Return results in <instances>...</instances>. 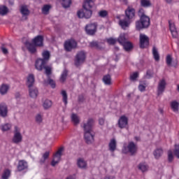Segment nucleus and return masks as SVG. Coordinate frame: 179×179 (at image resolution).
<instances>
[{"label":"nucleus","instance_id":"nucleus-1","mask_svg":"<svg viewBox=\"0 0 179 179\" xmlns=\"http://www.w3.org/2000/svg\"><path fill=\"white\" fill-rule=\"evenodd\" d=\"M94 126V120L93 118H89L87 122H83L81 124L82 128L84 131V137L86 143L91 145L94 142V131H93V127Z\"/></svg>","mask_w":179,"mask_h":179},{"label":"nucleus","instance_id":"nucleus-2","mask_svg":"<svg viewBox=\"0 0 179 179\" xmlns=\"http://www.w3.org/2000/svg\"><path fill=\"white\" fill-rule=\"evenodd\" d=\"M94 6V0H85L83 5V10H80L77 12V16L82 19L85 17V19H90L93 12L92 9Z\"/></svg>","mask_w":179,"mask_h":179},{"label":"nucleus","instance_id":"nucleus-3","mask_svg":"<svg viewBox=\"0 0 179 179\" xmlns=\"http://www.w3.org/2000/svg\"><path fill=\"white\" fill-rule=\"evenodd\" d=\"M122 17L120 22L119 24L122 29L129 27L134 19H135V9L134 8L128 7L125 10V15H122Z\"/></svg>","mask_w":179,"mask_h":179},{"label":"nucleus","instance_id":"nucleus-4","mask_svg":"<svg viewBox=\"0 0 179 179\" xmlns=\"http://www.w3.org/2000/svg\"><path fill=\"white\" fill-rule=\"evenodd\" d=\"M138 16L140 20L136 22V29L142 30V29H148L150 24V18L145 15V10L140 9L138 10Z\"/></svg>","mask_w":179,"mask_h":179},{"label":"nucleus","instance_id":"nucleus-5","mask_svg":"<svg viewBox=\"0 0 179 179\" xmlns=\"http://www.w3.org/2000/svg\"><path fill=\"white\" fill-rule=\"evenodd\" d=\"M43 41H44V38H43V36H38L35 37L33 40V43L34 45L30 43V42H26L25 45L29 52H31V54H34V52H36V47H43Z\"/></svg>","mask_w":179,"mask_h":179},{"label":"nucleus","instance_id":"nucleus-6","mask_svg":"<svg viewBox=\"0 0 179 179\" xmlns=\"http://www.w3.org/2000/svg\"><path fill=\"white\" fill-rule=\"evenodd\" d=\"M122 152L124 155L129 153L131 156H134L138 152V145H136L133 141L129 142L128 145H127V143H124L123 145Z\"/></svg>","mask_w":179,"mask_h":179},{"label":"nucleus","instance_id":"nucleus-7","mask_svg":"<svg viewBox=\"0 0 179 179\" xmlns=\"http://www.w3.org/2000/svg\"><path fill=\"white\" fill-rule=\"evenodd\" d=\"M85 59H86V53L84 51H80L75 57L74 64L76 66H80L85 62Z\"/></svg>","mask_w":179,"mask_h":179},{"label":"nucleus","instance_id":"nucleus-8","mask_svg":"<svg viewBox=\"0 0 179 179\" xmlns=\"http://www.w3.org/2000/svg\"><path fill=\"white\" fill-rule=\"evenodd\" d=\"M62 152H64V148H59L55 154L53 159L51 162V165L53 167H55V166L59 163V160H61V156H62Z\"/></svg>","mask_w":179,"mask_h":179},{"label":"nucleus","instance_id":"nucleus-9","mask_svg":"<svg viewBox=\"0 0 179 179\" xmlns=\"http://www.w3.org/2000/svg\"><path fill=\"white\" fill-rule=\"evenodd\" d=\"M139 41L141 48H148L149 47V37L145 34H140Z\"/></svg>","mask_w":179,"mask_h":179},{"label":"nucleus","instance_id":"nucleus-10","mask_svg":"<svg viewBox=\"0 0 179 179\" xmlns=\"http://www.w3.org/2000/svg\"><path fill=\"white\" fill-rule=\"evenodd\" d=\"M23 139L22 134H20V129L17 127H15L14 136L13 138V143H20Z\"/></svg>","mask_w":179,"mask_h":179},{"label":"nucleus","instance_id":"nucleus-11","mask_svg":"<svg viewBox=\"0 0 179 179\" xmlns=\"http://www.w3.org/2000/svg\"><path fill=\"white\" fill-rule=\"evenodd\" d=\"M76 47H78V43L73 39L66 41L64 43V48L66 51H72V50L76 48Z\"/></svg>","mask_w":179,"mask_h":179},{"label":"nucleus","instance_id":"nucleus-12","mask_svg":"<svg viewBox=\"0 0 179 179\" xmlns=\"http://www.w3.org/2000/svg\"><path fill=\"white\" fill-rule=\"evenodd\" d=\"M85 31L90 36H93L97 31V24L92 23V24H89L86 25Z\"/></svg>","mask_w":179,"mask_h":179},{"label":"nucleus","instance_id":"nucleus-13","mask_svg":"<svg viewBox=\"0 0 179 179\" xmlns=\"http://www.w3.org/2000/svg\"><path fill=\"white\" fill-rule=\"evenodd\" d=\"M167 83H166V80L162 79L159 80L157 87V96H162L166 90V85Z\"/></svg>","mask_w":179,"mask_h":179},{"label":"nucleus","instance_id":"nucleus-14","mask_svg":"<svg viewBox=\"0 0 179 179\" xmlns=\"http://www.w3.org/2000/svg\"><path fill=\"white\" fill-rule=\"evenodd\" d=\"M47 62L43 59H38L35 62V68L37 71H41L45 68Z\"/></svg>","mask_w":179,"mask_h":179},{"label":"nucleus","instance_id":"nucleus-15","mask_svg":"<svg viewBox=\"0 0 179 179\" xmlns=\"http://www.w3.org/2000/svg\"><path fill=\"white\" fill-rule=\"evenodd\" d=\"M169 23L172 37L177 38V37H178V32L177 31V28H176V24L172 21H169Z\"/></svg>","mask_w":179,"mask_h":179},{"label":"nucleus","instance_id":"nucleus-16","mask_svg":"<svg viewBox=\"0 0 179 179\" xmlns=\"http://www.w3.org/2000/svg\"><path fill=\"white\" fill-rule=\"evenodd\" d=\"M118 125L121 129L127 128V125H128V117L124 115L121 116L118 120Z\"/></svg>","mask_w":179,"mask_h":179},{"label":"nucleus","instance_id":"nucleus-17","mask_svg":"<svg viewBox=\"0 0 179 179\" xmlns=\"http://www.w3.org/2000/svg\"><path fill=\"white\" fill-rule=\"evenodd\" d=\"M0 116L3 118L8 117V106L5 103H1L0 104Z\"/></svg>","mask_w":179,"mask_h":179},{"label":"nucleus","instance_id":"nucleus-18","mask_svg":"<svg viewBox=\"0 0 179 179\" xmlns=\"http://www.w3.org/2000/svg\"><path fill=\"white\" fill-rule=\"evenodd\" d=\"M20 13L22 15V19H27V16L30 15V10H29V8H27V6H22L20 9Z\"/></svg>","mask_w":179,"mask_h":179},{"label":"nucleus","instance_id":"nucleus-19","mask_svg":"<svg viewBox=\"0 0 179 179\" xmlns=\"http://www.w3.org/2000/svg\"><path fill=\"white\" fill-rule=\"evenodd\" d=\"M27 167H29L27 162L24 160H20L18 162L17 169L18 171H23V170L27 169Z\"/></svg>","mask_w":179,"mask_h":179},{"label":"nucleus","instance_id":"nucleus-20","mask_svg":"<svg viewBox=\"0 0 179 179\" xmlns=\"http://www.w3.org/2000/svg\"><path fill=\"white\" fill-rule=\"evenodd\" d=\"M71 120L74 125H79V124H80V117L76 113L71 114Z\"/></svg>","mask_w":179,"mask_h":179},{"label":"nucleus","instance_id":"nucleus-21","mask_svg":"<svg viewBox=\"0 0 179 179\" xmlns=\"http://www.w3.org/2000/svg\"><path fill=\"white\" fill-rule=\"evenodd\" d=\"M29 89L30 97H32V99H36L38 94V90L34 87H31Z\"/></svg>","mask_w":179,"mask_h":179},{"label":"nucleus","instance_id":"nucleus-22","mask_svg":"<svg viewBox=\"0 0 179 179\" xmlns=\"http://www.w3.org/2000/svg\"><path fill=\"white\" fill-rule=\"evenodd\" d=\"M138 169L141 173H146L149 170V166L145 162H141L138 165Z\"/></svg>","mask_w":179,"mask_h":179},{"label":"nucleus","instance_id":"nucleus-23","mask_svg":"<svg viewBox=\"0 0 179 179\" xmlns=\"http://www.w3.org/2000/svg\"><path fill=\"white\" fill-rule=\"evenodd\" d=\"M33 85H34V75L29 74L27 77V85L30 88L33 87Z\"/></svg>","mask_w":179,"mask_h":179},{"label":"nucleus","instance_id":"nucleus-24","mask_svg":"<svg viewBox=\"0 0 179 179\" xmlns=\"http://www.w3.org/2000/svg\"><path fill=\"white\" fill-rule=\"evenodd\" d=\"M108 146L109 150L110 152H114L115 149H117V141H115V138H113L112 140H110Z\"/></svg>","mask_w":179,"mask_h":179},{"label":"nucleus","instance_id":"nucleus-25","mask_svg":"<svg viewBox=\"0 0 179 179\" xmlns=\"http://www.w3.org/2000/svg\"><path fill=\"white\" fill-rule=\"evenodd\" d=\"M42 57H43V59H42L43 61H45V62H48V61L50 60V57H51V54L50 53V51L44 50L42 52Z\"/></svg>","mask_w":179,"mask_h":179},{"label":"nucleus","instance_id":"nucleus-26","mask_svg":"<svg viewBox=\"0 0 179 179\" xmlns=\"http://www.w3.org/2000/svg\"><path fill=\"white\" fill-rule=\"evenodd\" d=\"M48 157H50V151H46L42 155V158L39 161L40 164H44Z\"/></svg>","mask_w":179,"mask_h":179},{"label":"nucleus","instance_id":"nucleus-27","mask_svg":"<svg viewBox=\"0 0 179 179\" xmlns=\"http://www.w3.org/2000/svg\"><path fill=\"white\" fill-rule=\"evenodd\" d=\"M152 55L155 61H160V55H159V51L155 46L152 48Z\"/></svg>","mask_w":179,"mask_h":179},{"label":"nucleus","instance_id":"nucleus-28","mask_svg":"<svg viewBox=\"0 0 179 179\" xmlns=\"http://www.w3.org/2000/svg\"><path fill=\"white\" fill-rule=\"evenodd\" d=\"M103 82L105 85L110 86L111 85V76L110 74H107L103 76Z\"/></svg>","mask_w":179,"mask_h":179},{"label":"nucleus","instance_id":"nucleus-29","mask_svg":"<svg viewBox=\"0 0 179 179\" xmlns=\"http://www.w3.org/2000/svg\"><path fill=\"white\" fill-rule=\"evenodd\" d=\"M77 165L80 169H86V167L87 166L86 161H84L83 159H78Z\"/></svg>","mask_w":179,"mask_h":179},{"label":"nucleus","instance_id":"nucleus-30","mask_svg":"<svg viewBox=\"0 0 179 179\" xmlns=\"http://www.w3.org/2000/svg\"><path fill=\"white\" fill-rule=\"evenodd\" d=\"M8 90H9V85L3 84V85L0 87V93H1V94H2V95L6 94V93H8Z\"/></svg>","mask_w":179,"mask_h":179},{"label":"nucleus","instance_id":"nucleus-31","mask_svg":"<svg viewBox=\"0 0 179 179\" xmlns=\"http://www.w3.org/2000/svg\"><path fill=\"white\" fill-rule=\"evenodd\" d=\"M117 41L121 44V45L125 44V43L128 41H127V37H125V34H121L117 38Z\"/></svg>","mask_w":179,"mask_h":179},{"label":"nucleus","instance_id":"nucleus-32","mask_svg":"<svg viewBox=\"0 0 179 179\" xmlns=\"http://www.w3.org/2000/svg\"><path fill=\"white\" fill-rule=\"evenodd\" d=\"M153 155H154L155 159H159L162 156V155H163V149L157 148L154 151Z\"/></svg>","mask_w":179,"mask_h":179},{"label":"nucleus","instance_id":"nucleus-33","mask_svg":"<svg viewBox=\"0 0 179 179\" xmlns=\"http://www.w3.org/2000/svg\"><path fill=\"white\" fill-rule=\"evenodd\" d=\"M171 107L174 113H177L178 111V107H179V103L176 101H173L171 103Z\"/></svg>","mask_w":179,"mask_h":179},{"label":"nucleus","instance_id":"nucleus-34","mask_svg":"<svg viewBox=\"0 0 179 179\" xmlns=\"http://www.w3.org/2000/svg\"><path fill=\"white\" fill-rule=\"evenodd\" d=\"M67 76H68V70L64 69L60 76V82H62V83H64V82L66 80Z\"/></svg>","mask_w":179,"mask_h":179},{"label":"nucleus","instance_id":"nucleus-35","mask_svg":"<svg viewBox=\"0 0 179 179\" xmlns=\"http://www.w3.org/2000/svg\"><path fill=\"white\" fill-rule=\"evenodd\" d=\"M141 5L143 8H149L152 6V3L150 0H141Z\"/></svg>","mask_w":179,"mask_h":179},{"label":"nucleus","instance_id":"nucleus-36","mask_svg":"<svg viewBox=\"0 0 179 179\" xmlns=\"http://www.w3.org/2000/svg\"><path fill=\"white\" fill-rule=\"evenodd\" d=\"M43 115L41 113H38L36 114V115L35 116V121L36 124H41V122H43Z\"/></svg>","mask_w":179,"mask_h":179},{"label":"nucleus","instance_id":"nucleus-37","mask_svg":"<svg viewBox=\"0 0 179 179\" xmlns=\"http://www.w3.org/2000/svg\"><path fill=\"white\" fill-rule=\"evenodd\" d=\"M61 94L63 97V101L64 102L65 106L68 104V94L66 93V91L62 90Z\"/></svg>","mask_w":179,"mask_h":179},{"label":"nucleus","instance_id":"nucleus-38","mask_svg":"<svg viewBox=\"0 0 179 179\" xmlns=\"http://www.w3.org/2000/svg\"><path fill=\"white\" fill-rule=\"evenodd\" d=\"M43 106L45 110H48V108H50L52 106V102L50 100L46 99L43 102Z\"/></svg>","mask_w":179,"mask_h":179},{"label":"nucleus","instance_id":"nucleus-39","mask_svg":"<svg viewBox=\"0 0 179 179\" xmlns=\"http://www.w3.org/2000/svg\"><path fill=\"white\" fill-rule=\"evenodd\" d=\"M8 10V7L5 6H0V15H1V16H5Z\"/></svg>","mask_w":179,"mask_h":179},{"label":"nucleus","instance_id":"nucleus-40","mask_svg":"<svg viewBox=\"0 0 179 179\" xmlns=\"http://www.w3.org/2000/svg\"><path fill=\"white\" fill-rule=\"evenodd\" d=\"M10 177V171H9V169H5L2 174L1 178L8 179Z\"/></svg>","mask_w":179,"mask_h":179},{"label":"nucleus","instance_id":"nucleus-41","mask_svg":"<svg viewBox=\"0 0 179 179\" xmlns=\"http://www.w3.org/2000/svg\"><path fill=\"white\" fill-rule=\"evenodd\" d=\"M123 48H124L125 51H129L132 48V44L128 41L122 44Z\"/></svg>","mask_w":179,"mask_h":179},{"label":"nucleus","instance_id":"nucleus-42","mask_svg":"<svg viewBox=\"0 0 179 179\" xmlns=\"http://www.w3.org/2000/svg\"><path fill=\"white\" fill-rule=\"evenodd\" d=\"M71 3H72L71 0H62V5L63 8H69L71 6Z\"/></svg>","mask_w":179,"mask_h":179},{"label":"nucleus","instance_id":"nucleus-43","mask_svg":"<svg viewBox=\"0 0 179 179\" xmlns=\"http://www.w3.org/2000/svg\"><path fill=\"white\" fill-rule=\"evenodd\" d=\"M50 9H51V6L50 5H45L42 8V13H43V15H48Z\"/></svg>","mask_w":179,"mask_h":179},{"label":"nucleus","instance_id":"nucleus-44","mask_svg":"<svg viewBox=\"0 0 179 179\" xmlns=\"http://www.w3.org/2000/svg\"><path fill=\"white\" fill-rule=\"evenodd\" d=\"M90 47H92V48H100V46L99 45V42L96 41L90 42Z\"/></svg>","mask_w":179,"mask_h":179},{"label":"nucleus","instance_id":"nucleus-45","mask_svg":"<svg viewBox=\"0 0 179 179\" xmlns=\"http://www.w3.org/2000/svg\"><path fill=\"white\" fill-rule=\"evenodd\" d=\"M166 61L168 66H171V62H173V57H171V55H168Z\"/></svg>","mask_w":179,"mask_h":179},{"label":"nucleus","instance_id":"nucleus-46","mask_svg":"<svg viewBox=\"0 0 179 179\" xmlns=\"http://www.w3.org/2000/svg\"><path fill=\"white\" fill-rule=\"evenodd\" d=\"M139 76V73L134 72L130 75L131 80H136L137 78Z\"/></svg>","mask_w":179,"mask_h":179},{"label":"nucleus","instance_id":"nucleus-47","mask_svg":"<svg viewBox=\"0 0 179 179\" xmlns=\"http://www.w3.org/2000/svg\"><path fill=\"white\" fill-rule=\"evenodd\" d=\"M108 15V13L106 10H103L99 12V16L100 17H106Z\"/></svg>","mask_w":179,"mask_h":179},{"label":"nucleus","instance_id":"nucleus-48","mask_svg":"<svg viewBox=\"0 0 179 179\" xmlns=\"http://www.w3.org/2000/svg\"><path fill=\"white\" fill-rule=\"evenodd\" d=\"M43 69H45V73L47 76H50V75H51V67L45 66Z\"/></svg>","mask_w":179,"mask_h":179},{"label":"nucleus","instance_id":"nucleus-49","mask_svg":"<svg viewBox=\"0 0 179 179\" xmlns=\"http://www.w3.org/2000/svg\"><path fill=\"white\" fill-rule=\"evenodd\" d=\"M10 128H12V126L10 124H6L2 126L1 129L2 131H9Z\"/></svg>","mask_w":179,"mask_h":179},{"label":"nucleus","instance_id":"nucleus-50","mask_svg":"<svg viewBox=\"0 0 179 179\" xmlns=\"http://www.w3.org/2000/svg\"><path fill=\"white\" fill-rule=\"evenodd\" d=\"M48 83L51 86L52 89H55V81L51 78H48Z\"/></svg>","mask_w":179,"mask_h":179},{"label":"nucleus","instance_id":"nucleus-51","mask_svg":"<svg viewBox=\"0 0 179 179\" xmlns=\"http://www.w3.org/2000/svg\"><path fill=\"white\" fill-rule=\"evenodd\" d=\"M153 75H154L153 71L152 70L147 71V73H146L147 79H150V78H153Z\"/></svg>","mask_w":179,"mask_h":179},{"label":"nucleus","instance_id":"nucleus-52","mask_svg":"<svg viewBox=\"0 0 179 179\" xmlns=\"http://www.w3.org/2000/svg\"><path fill=\"white\" fill-rule=\"evenodd\" d=\"M173 159H174V156H173V152L169 150L168 152V160H169V162H173Z\"/></svg>","mask_w":179,"mask_h":179},{"label":"nucleus","instance_id":"nucleus-53","mask_svg":"<svg viewBox=\"0 0 179 179\" xmlns=\"http://www.w3.org/2000/svg\"><path fill=\"white\" fill-rule=\"evenodd\" d=\"M138 90L140 92H145V90H146V85L145 84H140L138 85Z\"/></svg>","mask_w":179,"mask_h":179},{"label":"nucleus","instance_id":"nucleus-54","mask_svg":"<svg viewBox=\"0 0 179 179\" xmlns=\"http://www.w3.org/2000/svg\"><path fill=\"white\" fill-rule=\"evenodd\" d=\"M107 43H108V44H115V43H117V39L110 38L107 39Z\"/></svg>","mask_w":179,"mask_h":179},{"label":"nucleus","instance_id":"nucleus-55","mask_svg":"<svg viewBox=\"0 0 179 179\" xmlns=\"http://www.w3.org/2000/svg\"><path fill=\"white\" fill-rule=\"evenodd\" d=\"M175 155L179 159V146L176 145L175 147V151H174Z\"/></svg>","mask_w":179,"mask_h":179},{"label":"nucleus","instance_id":"nucleus-56","mask_svg":"<svg viewBox=\"0 0 179 179\" xmlns=\"http://www.w3.org/2000/svg\"><path fill=\"white\" fill-rule=\"evenodd\" d=\"M1 51L3 52V54H8V49L6 48H5V45H2L1 46Z\"/></svg>","mask_w":179,"mask_h":179},{"label":"nucleus","instance_id":"nucleus-57","mask_svg":"<svg viewBox=\"0 0 179 179\" xmlns=\"http://www.w3.org/2000/svg\"><path fill=\"white\" fill-rule=\"evenodd\" d=\"M104 122H105L104 118H99V125H104Z\"/></svg>","mask_w":179,"mask_h":179},{"label":"nucleus","instance_id":"nucleus-58","mask_svg":"<svg viewBox=\"0 0 179 179\" xmlns=\"http://www.w3.org/2000/svg\"><path fill=\"white\" fill-rule=\"evenodd\" d=\"M66 179H75V176H69L67 177Z\"/></svg>","mask_w":179,"mask_h":179},{"label":"nucleus","instance_id":"nucleus-59","mask_svg":"<svg viewBox=\"0 0 179 179\" xmlns=\"http://www.w3.org/2000/svg\"><path fill=\"white\" fill-rule=\"evenodd\" d=\"M166 3H171L173 2V0H165Z\"/></svg>","mask_w":179,"mask_h":179},{"label":"nucleus","instance_id":"nucleus-60","mask_svg":"<svg viewBox=\"0 0 179 179\" xmlns=\"http://www.w3.org/2000/svg\"><path fill=\"white\" fill-rule=\"evenodd\" d=\"M15 97H16V99H19V97H20V94L17 93V94H15Z\"/></svg>","mask_w":179,"mask_h":179},{"label":"nucleus","instance_id":"nucleus-61","mask_svg":"<svg viewBox=\"0 0 179 179\" xmlns=\"http://www.w3.org/2000/svg\"><path fill=\"white\" fill-rule=\"evenodd\" d=\"M83 99V96H79V97H78L79 101H82Z\"/></svg>","mask_w":179,"mask_h":179},{"label":"nucleus","instance_id":"nucleus-62","mask_svg":"<svg viewBox=\"0 0 179 179\" xmlns=\"http://www.w3.org/2000/svg\"><path fill=\"white\" fill-rule=\"evenodd\" d=\"M113 177H108V176L105 178V179H113Z\"/></svg>","mask_w":179,"mask_h":179},{"label":"nucleus","instance_id":"nucleus-63","mask_svg":"<svg viewBox=\"0 0 179 179\" xmlns=\"http://www.w3.org/2000/svg\"><path fill=\"white\" fill-rule=\"evenodd\" d=\"M134 139L135 141H139V137H135Z\"/></svg>","mask_w":179,"mask_h":179},{"label":"nucleus","instance_id":"nucleus-64","mask_svg":"<svg viewBox=\"0 0 179 179\" xmlns=\"http://www.w3.org/2000/svg\"><path fill=\"white\" fill-rule=\"evenodd\" d=\"M44 85H45V86H47V85H48V83H47V81H44V83H43Z\"/></svg>","mask_w":179,"mask_h":179}]
</instances>
